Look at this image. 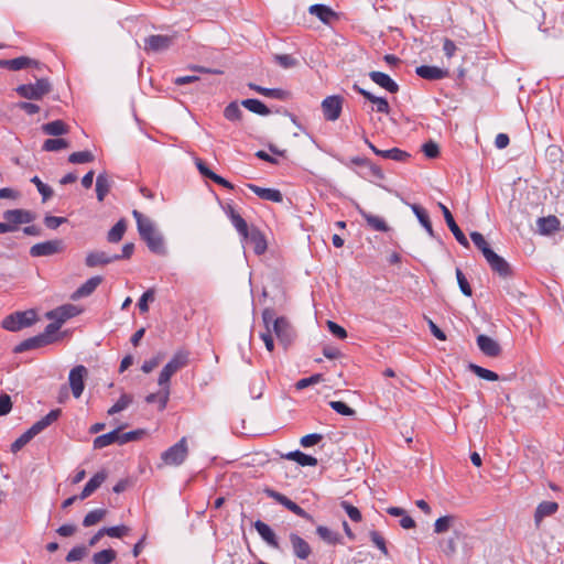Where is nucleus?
I'll list each match as a JSON object with an SVG mask.
<instances>
[{
	"mask_svg": "<svg viewBox=\"0 0 564 564\" xmlns=\"http://www.w3.org/2000/svg\"><path fill=\"white\" fill-rule=\"evenodd\" d=\"M140 237L145 241L151 252L165 254L166 249L163 236L156 230L152 220L138 210L132 212Z\"/></svg>",
	"mask_w": 564,
	"mask_h": 564,
	"instance_id": "f257e3e1",
	"label": "nucleus"
},
{
	"mask_svg": "<svg viewBox=\"0 0 564 564\" xmlns=\"http://www.w3.org/2000/svg\"><path fill=\"white\" fill-rule=\"evenodd\" d=\"M262 321L265 329L271 334L274 333L280 344L285 348L292 344L295 337V332L285 317H276L274 310L267 307L262 312Z\"/></svg>",
	"mask_w": 564,
	"mask_h": 564,
	"instance_id": "f03ea898",
	"label": "nucleus"
},
{
	"mask_svg": "<svg viewBox=\"0 0 564 564\" xmlns=\"http://www.w3.org/2000/svg\"><path fill=\"white\" fill-rule=\"evenodd\" d=\"M52 90L47 78H39L34 84H23L15 88L17 94L29 100H40Z\"/></svg>",
	"mask_w": 564,
	"mask_h": 564,
	"instance_id": "7ed1b4c3",
	"label": "nucleus"
},
{
	"mask_svg": "<svg viewBox=\"0 0 564 564\" xmlns=\"http://www.w3.org/2000/svg\"><path fill=\"white\" fill-rule=\"evenodd\" d=\"M36 321V313L33 310L15 312L2 319V327L10 332H18L31 326Z\"/></svg>",
	"mask_w": 564,
	"mask_h": 564,
	"instance_id": "20e7f679",
	"label": "nucleus"
},
{
	"mask_svg": "<svg viewBox=\"0 0 564 564\" xmlns=\"http://www.w3.org/2000/svg\"><path fill=\"white\" fill-rule=\"evenodd\" d=\"M188 455L186 437H182L176 444L169 447L161 454V459L165 465L178 466Z\"/></svg>",
	"mask_w": 564,
	"mask_h": 564,
	"instance_id": "39448f33",
	"label": "nucleus"
},
{
	"mask_svg": "<svg viewBox=\"0 0 564 564\" xmlns=\"http://www.w3.org/2000/svg\"><path fill=\"white\" fill-rule=\"evenodd\" d=\"M176 35L152 34L144 39L143 50L147 53L167 51L175 42Z\"/></svg>",
	"mask_w": 564,
	"mask_h": 564,
	"instance_id": "423d86ee",
	"label": "nucleus"
},
{
	"mask_svg": "<svg viewBox=\"0 0 564 564\" xmlns=\"http://www.w3.org/2000/svg\"><path fill=\"white\" fill-rule=\"evenodd\" d=\"M65 249L62 239H53L33 245L30 248L31 257H50L63 252Z\"/></svg>",
	"mask_w": 564,
	"mask_h": 564,
	"instance_id": "0eeeda50",
	"label": "nucleus"
},
{
	"mask_svg": "<svg viewBox=\"0 0 564 564\" xmlns=\"http://www.w3.org/2000/svg\"><path fill=\"white\" fill-rule=\"evenodd\" d=\"M344 98L339 95H332L322 101V111L325 120L336 121L343 110Z\"/></svg>",
	"mask_w": 564,
	"mask_h": 564,
	"instance_id": "6e6552de",
	"label": "nucleus"
},
{
	"mask_svg": "<svg viewBox=\"0 0 564 564\" xmlns=\"http://www.w3.org/2000/svg\"><path fill=\"white\" fill-rule=\"evenodd\" d=\"M487 263L489 264L492 272L497 273L502 279H508L513 275L511 265L494 250L487 252L485 256Z\"/></svg>",
	"mask_w": 564,
	"mask_h": 564,
	"instance_id": "1a4fd4ad",
	"label": "nucleus"
},
{
	"mask_svg": "<svg viewBox=\"0 0 564 564\" xmlns=\"http://www.w3.org/2000/svg\"><path fill=\"white\" fill-rule=\"evenodd\" d=\"M87 368L83 365L75 366L68 375L69 387L74 398L78 399L85 388L84 380L87 376Z\"/></svg>",
	"mask_w": 564,
	"mask_h": 564,
	"instance_id": "9d476101",
	"label": "nucleus"
},
{
	"mask_svg": "<svg viewBox=\"0 0 564 564\" xmlns=\"http://www.w3.org/2000/svg\"><path fill=\"white\" fill-rule=\"evenodd\" d=\"M264 492L269 498H272L280 505L284 506L288 510H290L294 514H296L303 519L311 518L310 514L302 507H300L297 503H295L294 501H292L291 499H289L286 496L282 495L281 492H278L270 488H267L264 490Z\"/></svg>",
	"mask_w": 564,
	"mask_h": 564,
	"instance_id": "9b49d317",
	"label": "nucleus"
},
{
	"mask_svg": "<svg viewBox=\"0 0 564 564\" xmlns=\"http://www.w3.org/2000/svg\"><path fill=\"white\" fill-rule=\"evenodd\" d=\"M438 207H440V209L443 213V216H444V219L446 221V225L448 226L449 230L452 231V234L454 235L456 240L463 247L468 248L469 247V242H468L466 236L464 235V232L460 230V228L456 224V221H455L451 210L443 203H438Z\"/></svg>",
	"mask_w": 564,
	"mask_h": 564,
	"instance_id": "f8f14e48",
	"label": "nucleus"
},
{
	"mask_svg": "<svg viewBox=\"0 0 564 564\" xmlns=\"http://www.w3.org/2000/svg\"><path fill=\"white\" fill-rule=\"evenodd\" d=\"M80 310L73 304L62 305L46 313L48 319H57L62 325L69 318L77 316Z\"/></svg>",
	"mask_w": 564,
	"mask_h": 564,
	"instance_id": "ddd939ff",
	"label": "nucleus"
},
{
	"mask_svg": "<svg viewBox=\"0 0 564 564\" xmlns=\"http://www.w3.org/2000/svg\"><path fill=\"white\" fill-rule=\"evenodd\" d=\"M477 345L480 351L488 357H497L501 352L498 341L484 334L477 336Z\"/></svg>",
	"mask_w": 564,
	"mask_h": 564,
	"instance_id": "4468645a",
	"label": "nucleus"
},
{
	"mask_svg": "<svg viewBox=\"0 0 564 564\" xmlns=\"http://www.w3.org/2000/svg\"><path fill=\"white\" fill-rule=\"evenodd\" d=\"M62 414L61 409H54L51 410L44 417L36 421L29 430L28 432L31 433V435L34 437L37 434H40L42 431H44L46 427H48L52 423H54Z\"/></svg>",
	"mask_w": 564,
	"mask_h": 564,
	"instance_id": "2eb2a0df",
	"label": "nucleus"
},
{
	"mask_svg": "<svg viewBox=\"0 0 564 564\" xmlns=\"http://www.w3.org/2000/svg\"><path fill=\"white\" fill-rule=\"evenodd\" d=\"M62 414L61 409H54L51 410L44 417L36 421L29 430L28 432L31 433V435L34 437L37 434H40L42 431H44L46 427H48L52 423H54Z\"/></svg>",
	"mask_w": 564,
	"mask_h": 564,
	"instance_id": "dca6fc26",
	"label": "nucleus"
},
{
	"mask_svg": "<svg viewBox=\"0 0 564 564\" xmlns=\"http://www.w3.org/2000/svg\"><path fill=\"white\" fill-rule=\"evenodd\" d=\"M290 542H291L294 555L296 557H299L300 560H306L311 555L312 549H311L310 544L303 538H301L299 534L291 533Z\"/></svg>",
	"mask_w": 564,
	"mask_h": 564,
	"instance_id": "f3484780",
	"label": "nucleus"
},
{
	"mask_svg": "<svg viewBox=\"0 0 564 564\" xmlns=\"http://www.w3.org/2000/svg\"><path fill=\"white\" fill-rule=\"evenodd\" d=\"M369 77L373 83L391 94L399 91V85L386 73L372 70L369 73Z\"/></svg>",
	"mask_w": 564,
	"mask_h": 564,
	"instance_id": "a211bd4d",
	"label": "nucleus"
},
{
	"mask_svg": "<svg viewBox=\"0 0 564 564\" xmlns=\"http://www.w3.org/2000/svg\"><path fill=\"white\" fill-rule=\"evenodd\" d=\"M101 282H102V276H100V275L91 276L72 294V300L76 301L82 297L89 296L101 284Z\"/></svg>",
	"mask_w": 564,
	"mask_h": 564,
	"instance_id": "6ab92c4d",
	"label": "nucleus"
},
{
	"mask_svg": "<svg viewBox=\"0 0 564 564\" xmlns=\"http://www.w3.org/2000/svg\"><path fill=\"white\" fill-rule=\"evenodd\" d=\"M415 73L421 78L427 80H438L447 77L448 70L440 68L437 66L421 65L416 67Z\"/></svg>",
	"mask_w": 564,
	"mask_h": 564,
	"instance_id": "aec40b11",
	"label": "nucleus"
},
{
	"mask_svg": "<svg viewBox=\"0 0 564 564\" xmlns=\"http://www.w3.org/2000/svg\"><path fill=\"white\" fill-rule=\"evenodd\" d=\"M247 187L249 189H251L261 199L273 202V203H282V200H283V195L279 189L264 188V187H260L256 184H247Z\"/></svg>",
	"mask_w": 564,
	"mask_h": 564,
	"instance_id": "412c9836",
	"label": "nucleus"
},
{
	"mask_svg": "<svg viewBox=\"0 0 564 564\" xmlns=\"http://www.w3.org/2000/svg\"><path fill=\"white\" fill-rule=\"evenodd\" d=\"M225 213L239 235L242 238H247L250 230L247 221L240 216V214H238L231 205H227Z\"/></svg>",
	"mask_w": 564,
	"mask_h": 564,
	"instance_id": "4be33fe9",
	"label": "nucleus"
},
{
	"mask_svg": "<svg viewBox=\"0 0 564 564\" xmlns=\"http://www.w3.org/2000/svg\"><path fill=\"white\" fill-rule=\"evenodd\" d=\"M356 209L361 215V217L366 220L367 225L373 230L387 232L389 230V226L386 220L379 216H375L370 213H367L360 205L356 204Z\"/></svg>",
	"mask_w": 564,
	"mask_h": 564,
	"instance_id": "5701e85b",
	"label": "nucleus"
},
{
	"mask_svg": "<svg viewBox=\"0 0 564 564\" xmlns=\"http://www.w3.org/2000/svg\"><path fill=\"white\" fill-rule=\"evenodd\" d=\"M106 478H107V473L105 470H100V471L96 473L85 485L84 489L82 490V492L79 495V499L84 500V499L88 498L89 496H91L101 486V484L106 480Z\"/></svg>",
	"mask_w": 564,
	"mask_h": 564,
	"instance_id": "b1692460",
	"label": "nucleus"
},
{
	"mask_svg": "<svg viewBox=\"0 0 564 564\" xmlns=\"http://www.w3.org/2000/svg\"><path fill=\"white\" fill-rule=\"evenodd\" d=\"M354 90H356L358 94L362 95L367 100L376 105V110L381 113H389L390 106L386 98L383 97H377L369 93L368 90L359 87L358 85H354Z\"/></svg>",
	"mask_w": 564,
	"mask_h": 564,
	"instance_id": "393cba45",
	"label": "nucleus"
},
{
	"mask_svg": "<svg viewBox=\"0 0 564 564\" xmlns=\"http://www.w3.org/2000/svg\"><path fill=\"white\" fill-rule=\"evenodd\" d=\"M189 361V352L186 350H177L171 360L164 366L172 375L176 373L178 370L183 369L188 365Z\"/></svg>",
	"mask_w": 564,
	"mask_h": 564,
	"instance_id": "a878e982",
	"label": "nucleus"
},
{
	"mask_svg": "<svg viewBox=\"0 0 564 564\" xmlns=\"http://www.w3.org/2000/svg\"><path fill=\"white\" fill-rule=\"evenodd\" d=\"M558 510V503L555 501H542L538 505L534 512V523L540 525L545 517L554 514Z\"/></svg>",
	"mask_w": 564,
	"mask_h": 564,
	"instance_id": "bb28decb",
	"label": "nucleus"
},
{
	"mask_svg": "<svg viewBox=\"0 0 564 564\" xmlns=\"http://www.w3.org/2000/svg\"><path fill=\"white\" fill-rule=\"evenodd\" d=\"M119 257L109 256L104 251H95L89 252L85 259V263L89 268H95L97 265H105L111 263L113 261H118Z\"/></svg>",
	"mask_w": 564,
	"mask_h": 564,
	"instance_id": "cd10ccee",
	"label": "nucleus"
},
{
	"mask_svg": "<svg viewBox=\"0 0 564 564\" xmlns=\"http://www.w3.org/2000/svg\"><path fill=\"white\" fill-rule=\"evenodd\" d=\"M248 87L265 97L278 100H286L290 97V93L281 88H265L253 83H249Z\"/></svg>",
	"mask_w": 564,
	"mask_h": 564,
	"instance_id": "c85d7f7f",
	"label": "nucleus"
},
{
	"mask_svg": "<svg viewBox=\"0 0 564 564\" xmlns=\"http://www.w3.org/2000/svg\"><path fill=\"white\" fill-rule=\"evenodd\" d=\"M245 239L253 246L254 253L262 254L265 252L267 240L264 235L258 228L252 227Z\"/></svg>",
	"mask_w": 564,
	"mask_h": 564,
	"instance_id": "c756f323",
	"label": "nucleus"
},
{
	"mask_svg": "<svg viewBox=\"0 0 564 564\" xmlns=\"http://www.w3.org/2000/svg\"><path fill=\"white\" fill-rule=\"evenodd\" d=\"M254 528L259 535L272 547L279 549V542L273 530L264 522L258 520Z\"/></svg>",
	"mask_w": 564,
	"mask_h": 564,
	"instance_id": "7c9ffc66",
	"label": "nucleus"
},
{
	"mask_svg": "<svg viewBox=\"0 0 564 564\" xmlns=\"http://www.w3.org/2000/svg\"><path fill=\"white\" fill-rule=\"evenodd\" d=\"M122 429L123 426H119L109 433L97 436L94 440V448H104L115 443L120 444L119 431Z\"/></svg>",
	"mask_w": 564,
	"mask_h": 564,
	"instance_id": "2f4dec72",
	"label": "nucleus"
},
{
	"mask_svg": "<svg viewBox=\"0 0 564 564\" xmlns=\"http://www.w3.org/2000/svg\"><path fill=\"white\" fill-rule=\"evenodd\" d=\"M43 133L52 137H59L69 132V127L63 120H54L41 127Z\"/></svg>",
	"mask_w": 564,
	"mask_h": 564,
	"instance_id": "473e14b6",
	"label": "nucleus"
},
{
	"mask_svg": "<svg viewBox=\"0 0 564 564\" xmlns=\"http://www.w3.org/2000/svg\"><path fill=\"white\" fill-rule=\"evenodd\" d=\"M42 67L43 65L39 61L28 56H19L10 59V70L14 72L23 68H36L37 70H41Z\"/></svg>",
	"mask_w": 564,
	"mask_h": 564,
	"instance_id": "72a5a7b5",
	"label": "nucleus"
},
{
	"mask_svg": "<svg viewBox=\"0 0 564 564\" xmlns=\"http://www.w3.org/2000/svg\"><path fill=\"white\" fill-rule=\"evenodd\" d=\"M410 207H411L412 212L414 213V215L416 216L420 224L425 228L427 234L431 237H434V230H433L432 223L430 220L427 212L417 204H411Z\"/></svg>",
	"mask_w": 564,
	"mask_h": 564,
	"instance_id": "f704fd0d",
	"label": "nucleus"
},
{
	"mask_svg": "<svg viewBox=\"0 0 564 564\" xmlns=\"http://www.w3.org/2000/svg\"><path fill=\"white\" fill-rule=\"evenodd\" d=\"M308 12L317 17L324 23H329V21L336 15L329 7L319 3L311 6L308 8Z\"/></svg>",
	"mask_w": 564,
	"mask_h": 564,
	"instance_id": "c9c22d12",
	"label": "nucleus"
},
{
	"mask_svg": "<svg viewBox=\"0 0 564 564\" xmlns=\"http://www.w3.org/2000/svg\"><path fill=\"white\" fill-rule=\"evenodd\" d=\"M538 227L541 234L550 235L560 228V220L556 216H547L539 218Z\"/></svg>",
	"mask_w": 564,
	"mask_h": 564,
	"instance_id": "e433bc0d",
	"label": "nucleus"
},
{
	"mask_svg": "<svg viewBox=\"0 0 564 564\" xmlns=\"http://www.w3.org/2000/svg\"><path fill=\"white\" fill-rule=\"evenodd\" d=\"M284 458L294 460L301 466H316L317 459L311 455H307L301 451L290 452L284 455Z\"/></svg>",
	"mask_w": 564,
	"mask_h": 564,
	"instance_id": "4c0bfd02",
	"label": "nucleus"
},
{
	"mask_svg": "<svg viewBox=\"0 0 564 564\" xmlns=\"http://www.w3.org/2000/svg\"><path fill=\"white\" fill-rule=\"evenodd\" d=\"M316 533L327 544L336 545L338 543H341L340 534L325 525H318L316 528Z\"/></svg>",
	"mask_w": 564,
	"mask_h": 564,
	"instance_id": "58836bf2",
	"label": "nucleus"
},
{
	"mask_svg": "<svg viewBox=\"0 0 564 564\" xmlns=\"http://www.w3.org/2000/svg\"><path fill=\"white\" fill-rule=\"evenodd\" d=\"M241 105L249 111L260 116H268L271 113L270 109L259 99H245L241 101Z\"/></svg>",
	"mask_w": 564,
	"mask_h": 564,
	"instance_id": "ea45409f",
	"label": "nucleus"
},
{
	"mask_svg": "<svg viewBox=\"0 0 564 564\" xmlns=\"http://www.w3.org/2000/svg\"><path fill=\"white\" fill-rule=\"evenodd\" d=\"M377 155L383 158L393 160L397 162H403L410 158V154L399 148H392L390 150H380L377 151Z\"/></svg>",
	"mask_w": 564,
	"mask_h": 564,
	"instance_id": "a19ab883",
	"label": "nucleus"
},
{
	"mask_svg": "<svg viewBox=\"0 0 564 564\" xmlns=\"http://www.w3.org/2000/svg\"><path fill=\"white\" fill-rule=\"evenodd\" d=\"M111 187L110 181L106 174H99L96 178V195L99 202H102Z\"/></svg>",
	"mask_w": 564,
	"mask_h": 564,
	"instance_id": "79ce46f5",
	"label": "nucleus"
},
{
	"mask_svg": "<svg viewBox=\"0 0 564 564\" xmlns=\"http://www.w3.org/2000/svg\"><path fill=\"white\" fill-rule=\"evenodd\" d=\"M170 399V390L169 389H162L161 391L156 393H150L145 397V401L148 403H159V410L163 411L169 402Z\"/></svg>",
	"mask_w": 564,
	"mask_h": 564,
	"instance_id": "37998d69",
	"label": "nucleus"
},
{
	"mask_svg": "<svg viewBox=\"0 0 564 564\" xmlns=\"http://www.w3.org/2000/svg\"><path fill=\"white\" fill-rule=\"evenodd\" d=\"M69 142L63 138L47 139L42 145V150L46 152H57L69 148Z\"/></svg>",
	"mask_w": 564,
	"mask_h": 564,
	"instance_id": "c03bdc74",
	"label": "nucleus"
},
{
	"mask_svg": "<svg viewBox=\"0 0 564 564\" xmlns=\"http://www.w3.org/2000/svg\"><path fill=\"white\" fill-rule=\"evenodd\" d=\"M117 557V553L112 549L99 551L93 555L94 564H111Z\"/></svg>",
	"mask_w": 564,
	"mask_h": 564,
	"instance_id": "a18cd8bd",
	"label": "nucleus"
},
{
	"mask_svg": "<svg viewBox=\"0 0 564 564\" xmlns=\"http://www.w3.org/2000/svg\"><path fill=\"white\" fill-rule=\"evenodd\" d=\"M468 369L475 373L477 377L484 379V380H488V381H497L499 379V376L489 370V369H486V368H482L476 364H469L468 365Z\"/></svg>",
	"mask_w": 564,
	"mask_h": 564,
	"instance_id": "49530a36",
	"label": "nucleus"
},
{
	"mask_svg": "<svg viewBox=\"0 0 564 564\" xmlns=\"http://www.w3.org/2000/svg\"><path fill=\"white\" fill-rule=\"evenodd\" d=\"M126 221L120 219L108 232L107 239L109 242H118L122 239L126 231Z\"/></svg>",
	"mask_w": 564,
	"mask_h": 564,
	"instance_id": "de8ad7c7",
	"label": "nucleus"
},
{
	"mask_svg": "<svg viewBox=\"0 0 564 564\" xmlns=\"http://www.w3.org/2000/svg\"><path fill=\"white\" fill-rule=\"evenodd\" d=\"M106 513H107L106 509H95V510L89 511L83 520V525L85 528H88V527H91V525L98 523L106 517Z\"/></svg>",
	"mask_w": 564,
	"mask_h": 564,
	"instance_id": "09e8293b",
	"label": "nucleus"
},
{
	"mask_svg": "<svg viewBox=\"0 0 564 564\" xmlns=\"http://www.w3.org/2000/svg\"><path fill=\"white\" fill-rule=\"evenodd\" d=\"M31 182L36 186L39 193L42 196V202L43 203H45V202H47L48 199L52 198V196L54 194L52 187L48 186L47 184L43 183L39 176H36V175L33 176L31 178Z\"/></svg>",
	"mask_w": 564,
	"mask_h": 564,
	"instance_id": "8fccbe9b",
	"label": "nucleus"
},
{
	"mask_svg": "<svg viewBox=\"0 0 564 564\" xmlns=\"http://www.w3.org/2000/svg\"><path fill=\"white\" fill-rule=\"evenodd\" d=\"M94 160H95V156H94L93 152H90L88 150L79 151V152H73L68 156V162L73 163V164L89 163V162H93Z\"/></svg>",
	"mask_w": 564,
	"mask_h": 564,
	"instance_id": "3c124183",
	"label": "nucleus"
},
{
	"mask_svg": "<svg viewBox=\"0 0 564 564\" xmlns=\"http://www.w3.org/2000/svg\"><path fill=\"white\" fill-rule=\"evenodd\" d=\"M132 395L123 393L119 400L108 410L109 415H113L126 410L132 403Z\"/></svg>",
	"mask_w": 564,
	"mask_h": 564,
	"instance_id": "603ef678",
	"label": "nucleus"
},
{
	"mask_svg": "<svg viewBox=\"0 0 564 564\" xmlns=\"http://www.w3.org/2000/svg\"><path fill=\"white\" fill-rule=\"evenodd\" d=\"M470 239L473 240L474 245L481 251L482 256H487V252L492 251V249L489 247L488 242L486 241L485 237L478 232L473 231L470 232Z\"/></svg>",
	"mask_w": 564,
	"mask_h": 564,
	"instance_id": "864d4df0",
	"label": "nucleus"
},
{
	"mask_svg": "<svg viewBox=\"0 0 564 564\" xmlns=\"http://www.w3.org/2000/svg\"><path fill=\"white\" fill-rule=\"evenodd\" d=\"M454 521L453 516H444L438 518L434 523V532L437 534L448 531L452 522Z\"/></svg>",
	"mask_w": 564,
	"mask_h": 564,
	"instance_id": "5fc2aeb1",
	"label": "nucleus"
},
{
	"mask_svg": "<svg viewBox=\"0 0 564 564\" xmlns=\"http://www.w3.org/2000/svg\"><path fill=\"white\" fill-rule=\"evenodd\" d=\"M224 116L227 120L236 121L239 120L242 116V111L240 110L237 102H230L224 110Z\"/></svg>",
	"mask_w": 564,
	"mask_h": 564,
	"instance_id": "6e6d98bb",
	"label": "nucleus"
},
{
	"mask_svg": "<svg viewBox=\"0 0 564 564\" xmlns=\"http://www.w3.org/2000/svg\"><path fill=\"white\" fill-rule=\"evenodd\" d=\"M4 220L9 221L10 225H13V230L18 229V226L22 224V218L20 215V209H9L3 213Z\"/></svg>",
	"mask_w": 564,
	"mask_h": 564,
	"instance_id": "4d7b16f0",
	"label": "nucleus"
},
{
	"mask_svg": "<svg viewBox=\"0 0 564 564\" xmlns=\"http://www.w3.org/2000/svg\"><path fill=\"white\" fill-rule=\"evenodd\" d=\"M102 529H104L105 535H108L110 538H122V536L127 535L130 531V529L124 524L116 525V527H108V528L105 527Z\"/></svg>",
	"mask_w": 564,
	"mask_h": 564,
	"instance_id": "13d9d810",
	"label": "nucleus"
},
{
	"mask_svg": "<svg viewBox=\"0 0 564 564\" xmlns=\"http://www.w3.org/2000/svg\"><path fill=\"white\" fill-rule=\"evenodd\" d=\"M340 507L346 511L350 520L354 522H360L362 519L361 512L359 509L352 505H350L348 501H341Z\"/></svg>",
	"mask_w": 564,
	"mask_h": 564,
	"instance_id": "bf43d9fd",
	"label": "nucleus"
},
{
	"mask_svg": "<svg viewBox=\"0 0 564 564\" xmlns=\"http://www.w3.org/2000/svg\"><path fill=\"white\" fill-rule=\"evenodd\" d=\"M328 404L334 411H336L340 415L352 416L355 414V410L348 406L345 402L330 401Z\"/></svg>",
	"mask_w": 564,
	"mask_h": 564,
	"instance_id": "052dcab7",
	"label": "nucleus"
},
{
	"mask_svg": "<svg viewBox=\"0 0 564 564\" xmlns=\"http://www.w3.org/2000/svg\"><path fill=\"white\" fill-rule=\"evenodd\" d=\"M456 279H457V283L459 285L462 293L466 296H471L473 290L467 281L465 274L463 273V271L460 269H456Z\"/></svg>",
	"mask_w": 564,
	"mask_h": 564,
	"instance_id": "680f3d73",
	"label": "nucleus"
},
{
	"mask_svg": "<svg viewBox=\"0 0 564 564\" xmlns=\"http://www.w3.org/2000/svg\"><path fill=\"white\" fill-rule=\"evenodd\" d=\"M33 436L31 433L25 431L21 436H19L12 444H11V452L13 454H17L19 451H21L31 440Z\"/></svg>",
	"mask_w": 564,
	"mask_h": 564,
	"instance_id": "e2e57ef3",
	"label": "nucleus"
},
{
	"mask_svg": "<svg viewBox=\"0 0 564 564\" xmlns=\"http://www.w3.org/2000/svg\"><path fill=\"white\" fill-rule=\"evenodd\" d=\"M274 61L283 68H292L297 65V59L289 54L275 55Z\"/></svg>",
	"mask_w": 564,
	"mask_h": 564,
	"instance_id": "0e129e2a",
	"label": "nucleus"
},
{
	"mask_svg": "<svg viewBox=\"0 0 564 564\" xmlns=\"http://www.w3.org/2000/svg\"><path fill=\"white\" fill-rule=\"evenodd\" d=\"M154 300V290L150 289L145 291L142 296L139 299L138 307L141 313H147L149 311V301Z\"/></svg>",
	"mask_w": 564,
	"mask_h": 564,
	"instance_id": "69168bd1",
	"label": "nucleus"
},
{
	"mask_svg": "<svg viewBox=\"0 0 564 564\" xmlns=\"http://www.w3.org/2000/svg\"><path fill=\"white\" fill-rule=\"evenodd\" d=\"M87 553V549L84 545L73 547L66 555L67 562L80 561Z\"/></svg>",
	"mask_w": 564,
	"mask_h": 564,
	"instance_id": "338daca9",
	"label": "nucleus"
},
{
	"mask_svg": "<svg viewBox=\"0 0 564 564\" xmlns=\"http://www.w3.org/2000/svg\"><path fill=\"white\" fill-rule=\"evenodd\" d=\"M422 151L425 154V156L429 159H435L440 154V148H438L437 143H435L434 141L425 142L422 145Z\"/></svg>",
	"mask_w": 564,
	"mask_h": 564,
	"instance_id": "774afa93",
	"label": "nucleus"
}]
</instances>
